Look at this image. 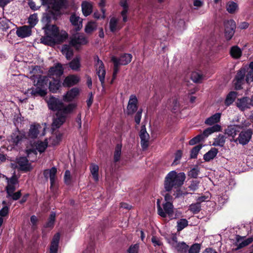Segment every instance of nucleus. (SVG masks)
I'll list each match as a JSON object with an SVG mask.
<instances>
[{
    "instance_id": "nucleus-1",
    "label": "nucleus",
    "mask_w": 253,
    "mask_h": 253,
    "mask_svg": "<svg viewBox=\"0 0 253 253\" xmlns=\"http://www.w3.org/2000/svg\"><path fill=\"white\" fill-rule=\"evenodd\" d=\"M185 178L186 176L184 172L177 173L174 170L170 171L165 178V191L169 192L175 188H180L183 184Z\"/></svg>"
},
{
    "instance_id": "nucleus-2",
    "label": "nucleus",
    "mask_w": 253,
    "mask_h": 253,
    "mask_svg": "<svg viewBox=\"0 0 253 253\" xmlns=\"http://www.w3.org/2000/svg\"><path fill=\"white\" fill-rule=\"evenodd\" d=\"M67 33H45V35L41 38V42L52 46L64 42L68 38Z\"/></svg>"
},
{
    "instance_id": "nucleus-3",
    "label": "nucleus",
    "mask_w": 253,
    "mask_h": 253,
    "mask_svg": "<svg viewBox=\"0 0 253 253\" xmlns=\"http://www.w3.org/2000/svg\"><path fill=\"white\" fill-rule=\"evenodd\" d=\"M75 103L69 104V107L65 110L56 112L53 119L52 127L53 129L59 128L66 121L69 114H71L76 108Z\"/></svg>"
},
{
    "instance_id": "nucleus-4",
    "label": "nucleus",
    "mask_w": 253,
    "mask_h": 253,
    "mask_svg": "<svg viewBox=\"0 0 253 253\" xmlns=\"http://www.w3.org/2000/svg\"><path fill=\"white\" fill-rule=\"evenodd\" d=\"M39 72L40 73H42V71L40 69V67L39 66H35L32 71H31V74H32V76H31V78L32 80H34V83L37 87H40L42 88H46L47 86L48 83V77L42 76L41 75H36L35 74L36 72Z\"/></svg>"
},
{
    "instance_id": "nucleus-5",
    "label": "nucleus",
    "mask_w": 253,
    "mask_h": 253,
    "mask_svg": "<svg viewBox=\"0 0 253 253\" xmlns=\"http://www.w3.org/2000/svg\"><path fill=\"white\" fill-rule=\"evenodd\" d=\"M161 206L160 200L157 201L158 213L162 217H166L168 215L169 217H172L173 215L174 207L171 202H165Z\"/></svg>"
},
{
    "instance_id": "nucleus-6",
    "label": "nucleus",
    "mask_w": 253,
    "mask_h": 253,
    "mask_svg": "<svg viewBox=\"0 0 253 253\" xmlns=\"http://www.w3.org/2000/svg\"><path fill=\"white\" fill-rule=\"evenodd\" d=\"M65 0H47L45 2L42 1V4L43 5H47L49 11H50L52 14L54 13L59 12L60 9L65 5Z\"/></svg>"
},
{
    "instance_id": "nucleus-7",
    "label": "nucleus",
    "mask_w": 253,
    "mask_h": 253,
    "mask_svg": "<svg viewBox=\"0 0 253 253\" xmlns=\"http://www.w3.org/2000/svg\"><path fill=\"white\" fill-rule=\"evenodd\" d=\"M48 107L50 110L58 111L65 110L69 107V104L65 105L62 101L54 97L49 98L47 101Z\"/></svg>"
},
{
    "instance_id": "nucleus-8",
    "label": "nucleus",
    "mask_w": 253,
    "mask_h": 253,
    "mask_svg": "<svg viewBox=\"0 0 253 253\" xmlns=\"http://www.w3.org/2000/svg\"><path fill=\"white\" fill-rule=\"evenodd\" d=\"M253 135V131L251 129H248L244 131H242L239 134V136L233 139H230L231 142L237 143L238 141L240 144L243 145H246L250 141Z\"/></svg>"
},
{
    "instance_id": "nucleus-9",
    "label": "nucleus",
    "mask_w": 253,
    "mask_h": 253,
    "mask_svg": "<svg viewBox=\"0 0 253 253\" xmlns=\"http://www.w3.org/2000/svg\"><path fill=\"white\" fill-rule=\"evenodd\" d=\"M169 243L179 253H186L188 250L189 246L184 242H178L176 237H173L169 240Z\"/></svg>"
},
{
    "instance_id": "nucleus-10",
    "label": "nucleus",
    "mask_w": 253,
    "mask_h": 253,
    "mask_svg": "<svg viewBox=\"0 0 253 253\" xmlns=\"http://www.w3.org/2000/svg\"><path fill=\"white\" fill-rule=\"evenodd\" d=\"M96 60V63L95 64L96 68V74H97L99 79L101 82V85L103 87H104L105 77L106 75V71L104 69V66L103 62L100 60L98 57L97 56L94 58Z\"/></svg>"
},
{
    "instance_id": "nucleus-11",
    "label": "nucleus",
    "mask_w": 253,
    "mask_h": 253,
    "mask_svg": "<svg viewBox=\"0 0 253 253\" xmlns=\"http://www.w3.org/2000/svg\"><path fill=\"white\" fill-rule=\"evenodd\" d=\"M64 69L60 63H57L54 66L49 68L48 75L49 78L52 79H59L63 74Z\"/></svg>"
},
{
    "instance_id": "nucleus-12",
    "label": "nucleus",
    "mask_w": 253,
    "mask_h": 253,
    "mask_svg": "<svg viewBox=\"0 0 253 253\" xmlns=\"http://www.w3.org/2000/svg\"><path fill=\"white\" fill-rule=\"evenodd\" d=\"M236 242L235 245L237 246L235 251H237L240 249L245 247L253 242V238L250 237L245 239V236H241L237 235L236 236Z\"/></svg>"
},
{
    "instance_id": "nucleus-13",
    "label": "nucleus",
    "mask_w": 253,
    "mask_h": 253,
    "mask_svg": "<svg viewBox=\"0 0 253 253\" xmlns=\"http://www.w3.org/2000/svg\"><path fill=\"white\" fill-rule=\"evenodd\" d=\"M137 103L138 100L136 96L133 94L131 95L129 97L126 109L127 115H132L137 111L138 108Z\"/></svg>"
},
{
    "instance_id": "nucleus-14",
    "label": "nucleus",
    "mask_w": 253,
    "mask_h": 253,
    "mask_svg": "<svg viewBox=\"0 0 253 253\" xmlns=\"http://www.w3.org/2000/svg\"><path fill=\"white\" fill-rule=\"evenodd\" d=\"M42 21L45 24V26L42 27L45 32H59L56 25L50 23V17L48 14H46L43 16Z\"/></svg>"
},
{
    "instance_id": "nucleus-15",
    "label": "nucleus",
    "mask_w": 253,
    "mask_h": 253,
    "mask_svg": "<svg viewBox=\"0 0 253 253\" xmlns=\"http://www.w3.org/2000/svg\"><path fill=\"white\" fill-rule=\"evenodd\" d=\"M86 38L80 33H76L71 38L70 44L73 46L77 47L78 45L84 44L86 43Z\"/></svg>"
},
{
    "instance_id": "nucleus-16",
    "label": "nucleus",
    "mask_w": 253,
    "mask_h": 253,
    "mask_svg": "<svg viewBox=\"0 0 253 253\" xmlns=\"http://www.w3.org/2000/svg\"><path fill=\"white\" fill-rule=\"evenodd\" d=\"M246 75V70L244 68L241 69L237 73L235 77V85L236 89L242 88V85L244 83Z\"/></svg>"
},
{
    "instance_id": "nucleus-17",
    "label": "nucleus",
    "mask_w": 253,
    "mask_h": 253,
    "mask_svg": "<svg viewBox=\"0 0 253 253\" xmlns=\"http://www.w3.org/2000/svg\"><path fill=\"white\" fill-rule=\"evenodd\" d=\"M139 136L141 139V145L143 149H146L148 146L149 135L147 132L145 126L141 127Z\"/></svg>"
},
{
    "instance_id": "nucleus-18",
    "label": "nucleus",
    "mask_w": 253,
    "mask_h": 253,
    "mask_svg": "<svg viewBox=\"0 0 253 253\" xmlns=\"http://www.w3.org/2000/svg\"><path fill=\"white\" fill-rule=\"evenodd\" d=\"M25 138H26L25 132L16 129L11 135V141L17 145Z\"/></svg>"
},
{
    "instance_id": "nucleus-19",
    "label": "nucleus",
    "mask_w": 253,
    "mask_h": 253,
    "mask_svg": "<svg viewBox=\"0 0 253 253\" xmlns=\"http://www.w3.org/2000/svg\"><path fill=\"white\" fill-rule=\"evenodd\" d=\"M28 22L30 26H23L18 29L16 32H31V28L37 23L38 19L36 15H32L30 16Z\"/></svg>"
},
{
    "instance_id": "nucleus-20",
    "label": "nucleus",
    "mask_w": 253,
    "mask_h": 253,
    "mask_svg": "<svg viewBox=\"0 0 253 253\" xmlns=\"http://www.w3.org/2000/svg\"><path fill=\"white\" fill-rule=\"evenodd\" d=\"M56 172L57 169L55 167H52L49 169H45L43 172L44 177L46 179H47L48 177L50 178L51 187H53L55 184Z\"/></svg>"
},
{
    "instance_id": "nucleus-21",
    "label": "nucleus",
    "mask_w": 253,
    "mask_h": 253,
    "mask_svg": "<svg viewBox=\"0 0 253 253\" xmlns=\"http://www.w3.org/2000/svg\"><path fill=\"white\" fill-rule=\"evenodd\" d=\"M70 21L76 31H80L83 27V20L76 14H72L70 18Z\"/></svg>"
},
{
    "instance_id": "nucleus-22",
    "label": "nucleus",
    "mask_w": 253,
    "mask_h": 253,
    "mask_svg": "<svg viewBox=\"0 0 253 253\" xmlns=\"http://www.w3.org/2000/svg\"><path fill=\"white\" fill-rule=\"evenodd\" d=\"M79 81V77L77 75H71L65 78L63 84L64 86L70 87L77 84Z\"/></svg>"
},
{
    "instance_id": "nucleus-23",
    "label": "nucleus",
    "mask_w": 253,
    "mask_h": 253,
    "mask_svg": "<svg viewBox=\"0 0 253 253\" xmlns=\"http://www.w3.org/2000/svg\"><path fill=\"white\" fill-rule=\"evenodd\" d=\"M250 98L247 97H243L238 99L236 102L237 106L243 111L246 109L251 107V104L249 103Z\"/></svg>"
},
{
    "instance_id": "nucleus-24",
    "label": "nucleus",
    "mask_w": 253,
    "mask_h": 253,
    "mask_svg": "<svg viewBox=\"0 0 253 253\" xmlns=\"http://www.w3.org/2000/svg\"><path fill=\"white\" fill-rule=\"evenodd\" d=\"M240 128L237 125L230 126L225 129V134L228 137H231L230 139H235V137L239 131Z\"/></svg>"
},
{
    "instance_id": "nucleus-25",
    "label": "nucleus",
    "mask_w": 253,
    "mask_h": 253,
    "mask_svg": "<svg viewBox=\"0 0 253 253\" xmlns=\"http://www.w3.org/2000/svg\"><path fill=\"white\" fill-rule=\"evenodd\" d=\"M41 128L39 124L31 125L28 133V137L32 139L36 138L39 134V129Z\"/></svg>"
},
{
    "instance_id": "nucleus-26",
    "label": "nucleus",
    "mask_w": 253,
    "mask_h": 253,
    "mask_svg": "<svg viewBox=\"0 0 253 253\" xmlns=\"http://www.w3.org/2000/svg\"><path fill=\"white\" fill-rule=\"evenodd\" d=\"M221 128V126L216 124L205 129L203 132L201 133V135H202L204 139H205V138L212 133L220 131Z\"/></svg>"
},
{
    "instance_id": "nucleus-27",
    "label": "nucleus",
    "mask_w": 253,
    "mask_h": 253,
    "mask_svg": "<svg viewBox=\"0 0 253 253\" xmlns=\"http://www.w3.org/2000/svg\"><path fill=\"white\" fill-rule=\"evenodd\" d=\"M82 9L83 14L85 16L90 15L92 11V3L88 1H84L82 3Z\"/></svg>"
},
{
    "instance_id": "nucleus-28",
    "label": "nucleus",
    "mask_w": 253,
    "mask_h": 253,
    "mask_svg": "<svg viewBox=\"0 0 253 253\" xmlns=\"http://www.w3.org/2000/svg\"><path fill=\"white\" fill-rule=\"evenodd\" d=\"M60 86V79H52V80L49 82V89L53 93L57 92Z\"/></svg>"
},
{
    "instance_id": "nucleus-29",
    "label": "nucleus",
    "mask_w": 253,
    "mask_h": 253,
    "mask_svg": "<svg viewBox=\"0 0 253 253\" xmlns=\"http://www.w3.org/2000/svg\"><path fill=\"white\" fill-rule=\"evenodd\" d=\"M17 164L21 170L24 171H28L29 170L30 165L27 158H19L17 160Z\"/></svg>"
},
{
    "instance_id": "nucleus-30",
    "label": "nucleus",
    "mask_w": 253,
    "mask_h": 253,
    "mask_svg": "<svg viewBox=\"0 0 253 253\" xmlns=\"http://www.w3.org/2000/svg\"><path fill=\"white\" fill-rule=\"evenodd\" d=\"M89 170L95 182L99 181V167L95 164H91L89 166Z\"/></svg>"
},
{
    "instance_id": "nucleus-31",
    "label": "nucleus",
    "mask_w": 253,
    "mask_h": 253,
    "mask_svg": "<svg viewBox=\"0 0 253 253\" xmlns=\"http://www.w3.org/2000/svg\"><path fill=\"white\" fill-rule=\"evenodd\" d=\"M221 113H216L213 115L212 116H211L210 117L207 118L205 123L208 125H212L215 123H218L219 122L220 118H221Z\"/></svg>"
},
{
    "instance_id": "nucleus-32",
    "label": "nucleus",
    "mask_w": 253,
    "mask_h": 253,
    "mask_svg": "<svg viewBox=\"0 0 253 253\" xmlns=\"http://www.w3.org/2000/svg\"><path fill=\"white\" fill-rule=\"evenodd\" d=\"M79 91L77 88H73L64 96V99L67 101H72L79 94Z\"/></svg>"
},
{
    "instance_id": "nucleus-33",
    "label": "nucleus",
    "mask_w": 253,
    "mask_h": 253,
    "mask_svg": "<svg viewBox=\"0 0 253 253\" xmlns=\"http://www.w3.org/2000/svg\"><path fill=\"white\" fill-rule=\"evenodd\" d=\"M218 153L217 149L211 148L210 151L204 155V159L206 162H209L214 159Z\"/></svg>"
},
{
    "instance_id": "nucleus-34",
    "label": "nucleus",
    "mask_w": 253,
    "mask_h": 253,
    "mask_svg": "<svg viewBox=\"0 0 253 253\" xmlns=\"http://www.w3.org/2000/svg\"><path fill=\"white\" fill-rule=\"evenodd\" d=\"M109 27L111 32L120 30L121 26L120 25L118 19L115 17H113L110 19L109 22Z\"/></svg>"
},
{
    "instance_id": "nucleus-35",
    "label": "nucleus",
    "mask_w": 253,
    "mask_h": 253,
    "mask_svg": "<svg viewBox=\"0 0 253 253\" xmlns=\"http://www.w3.org/2000/svg\"><path fill=\"white\" fill-rule=\"evenodd\" d=\"M224 26L225 32L234 31L236 28V23L232 19L225 21L224 22Z\"/></svg>"
},
{
    "instance_id": "nucleus-36",
    "label": "nucleus",
    "mask_w": 253,
    "mask_h": 253,
    "mask_svg": "<svg viewBox=\"0 0 253 253\" xmlns=\"http://www.w3.org/2000/svg\"><path fill=\"white\" fill-rule=\"evenodd\" d=\"M226 137L224 135L219 134L216 137L214 138L212 145L214 146L223 147L225 142Z\"/></svg>"
},
{
    "instance_id": "nucleus-37",
    "label": "nucleus",
    "mask_w": 253,
    "mask_h": 253,
    "mask_svg": "<svg viewBox=\"0 0 253 253\" xmlns=\"http://www.w3.org/2000/svg\"><path fill=\"white\" fill-rule=\"evenodd\" d=\"M62 52L68 60H70L73 55V49L69 45H63L62 48Z\"/></svg>"
},
{
    "instance_id": "nucleus-38",
    "label": "nucleus",
    "mask_w": 253,
    "mask_h": 253,
    "mask_svg": "<svg viewBox=\"0 0 253 253\" xmlns=\"http://www.w3.org/2000/svg\"><path fill=\"white\" fill-rule=\"evenodd\" d=\"M132 55L130 54L125 53L122 55L119 58V63L121 65H126L130 62L132 59Z\"/></svg>"
},
{
    "instance_id": "nucleus-39",
    "label": "nucleus",
    "mask_w": 253,
    "mask_h": 253,
    "mask_svg": "<svg viewBox=\"0 0 253 253\" xmlns=\"http://www.w3.org/2000/svg\"><path fill=\"white\" fill-rule=\"evenodd\" d=\"M237 93L235 91H231L227 95L224 101L226 106H228L233 103L237 97Z\"/></svg>"
},
{
    "instance_id": "nucleus-40",
    "label": "nucleus",
    "mask_w": 253,
    "mask_h": 253,
    "mask_svg": "<svg viewBox=\"0 0 253 253\" xmlns=\"http://www.w3.org/2000/svg\"><path fill=\"white\" fill-rule=\"evenodd\" d=\"M69 67L74 71H79L81 67L80 58L76 57L69 63Z\"/></svg>"
},
{
    "instance_id": "nucleus-41",
    "label": "nucleus",
    "mask_w": 253,
    "mask_h": 253,
    "mask_svg": "<svg viewBox=\"0 0 253 253\" xmlns=\"http://www.w3.org/2000/svg\"><path fill=\"white\" fill-rule=\"evenodd\" d=\"M226 10L231 14L236 12L238 10V5L237 3L233 1H229L226 4Z\"/></svg>"
},
{
    "instance_id": "nucleus-42",
    "label": "nucleus",
    "mask_w": 253,
    "mask_h": 253,
    "mask_svg": "<svg viewBox=\"0 0 253 253\" xmlns=\"http://www.w3.org/2000/svg\"><path fill=\"white\" fill-rule=\"evenodd\" d=\"M111 61L114 63V70H113V80H115L116 78L117 74H118L119 68V65H121L119 63V60L118 58L113 56L111 58Z\"/></svg>"
},
{
    "instance_id": "nucleus-43",
    "label": "nucleus",
    "mask_w": 253,
    "mask_h": 253,
    "mask_svg": "<svg viewBox=\"0 0 253 253\" xmlns=\"http://www.w3.org/2000/svg\"><path fill=\"white\" fill-rule=\"evenodd\" d=\"M230 54L234 58L238 59L241 56L242 51L238 46H233L231 48Z\"/></svg>"
},
{
    "instance_id": "nucleus-44",
    "label": "nucleus",
    "mask_w": 253,
    "mask_h": 253,
    "mask_svg": "<svg viewBox=\"0 0 253 253\" xmlns=\"http://www.w3.org/2000/svg\"><path fill=\"white\" fill-rule=\"evenodd\" d=\"M122 147V145L121 144H118L115 147L114 154V161L115 162H118L120 160Z\"/></svg>"
},
{
    "instance_id": "nucleus-45",
    "label": "nucleus",
    "mask_w": 253,
    "mask_h": 253,
    "mask_svg": "<svg viewBox=\"0 0 253 253\" xmlns=\"http://www.w3.org/2000/svg\"><path fill=\"white\" fill-rule=\"evenodd\" d=\"M47 144L46 140L43 142L38 141L36 143V148L40 152H43L47 147Z\"/></svg>"
},
{
    "instance_id": "nucleus-46",
    "label": "nucleus",
    "mask_w": 253,
    "mask_h": 253,
    "mask_svg": "<svg viewBox=\"0 0 253 253\" xmlns=\"http://www.w3.org/2000/svg\"><path fill=\"white\" fill-rule=\"evenodd\" d=\"M188 226V221L185 218H182L177 222V230L180 231Z\"/></svg>"
},
{
    "instance_id": "nucleus-47",
    "label": "nucleus",
    "mask_w": 253,
    "mask_h": 253,
    "mask_svg": "<svg viewBox=\"0 0 253 253\" xmlns=\"http://www.w3.org/2000/svg\"><path fill=\"white\" fill-rule=\"evenodd\" d=\"M31 93L35 95H39L41 96H43L46 94V90L45 88L37 87L36 89H33Z\"/></svg>"
},
{
    "instance_id": "nucleus-48",
    "label": "nucleus",
    "mask_w": 253,
    "mask_h": 253,
    "mask_svg": "<svg viewBox=\"0 0 253 253\" xmlns=\"http://www.w3.org/2000/svg\"><path fill=\"white\" fill-rule=\"evenodd\" d=\"M55 220V213L52 212L50 214L48 221L44 225L45 228H52L54 224Z\"/></svg>"
},
{
    "instance_id": "nucleus-49",
    "label": "nucleus",
    "mask_w": 253,
    "mask_h": 253,
    "mask_svg": "<svg viewBox=\"0 0 253 253\" xmlns=\"http://www.w3.org/2000/svg\"><path fill=\"white\" fill-rule=\"evenodd\" d=\"M201 209V204L199 202H197L194 204H192L190 205L189 210H190L193 213H198Z\"/></svg>"
},
{
    "instance_id": "nucleus-50",
    "label": "nucleus",
    "mask_w": 253,
    "mask_h": 253,
    "mask_svg": "<svg viewBox=\"0 0 253 253\" xmlns=\"http://www.w3.org/2000/svg\"><path fill=\"white\" fill-rule=\"evenodd\" d=\"M191 79L194 83H200L203 79V76L199 72H193L191 75Z\"/></svg>"
},
{
    "instance_id": "nucleus-51",
    "label": "nucleus",
    "mask_w": 253,
    "mask_h": 253,
    "mask_svg": "<svg viewBox=\"0 0 253 253\" xmlns=\"http://www.w3.org/2000/svg\"><path fill=\"white\" fill-rule=\"evenodd\" d=\"M250 71L246 75V81L250 83L253 81V61L250 64Z\"/></svg>"
},
{
    "instance_id": "nucleus-52",
    "label": "nucleus",
    "mask_w": 253,
    "mask_h": 253,
    "mask_svg": "<svg viewBox=\"0 0 253 253\" xmlns=\"http://www.w3.org/2000/svg\"><path fill=\"white\" fill-rule=\"evenodd\" d=\"M202 146L201 145H198L194 147L191 151L190 158L192 159H195L197 157V155L201 149Z\"/></svg>"
},
{
    "instance_id": "nucleus-53",
    "label": "nucleus",
    "mask_w": 253,
    "mask_h": 253,
    "mask_svg": "<svg viewBox=\"0 0 253 253\" xmlns=\"http://www.w3.org/2000/svg\"><path fill=\"white\" fill-rule=\"evenodd\" d=\"M97 27V24L95 22H89L86 25L85 27V32H92L96 30Z\"/></svg>"
},
{
    "instance_id": "nucleus-54",
    "label": "nucleus",
    "mask_w": 253,
    "mask_h": 253,
    "mask_svg": "<svg viewBox=\"0 0 253 253\" xmlns=\"http://www.w3.org/2000/svg\"><path fill=\"white\" fill-rule=\"evenodd\" d=\"M201 245L195 243L192 245L188 251L189 253H199Z\"/></svg>"
},
{
    "instance_id": "nucleus-55",
    "label": "nucleus",
    "mask_w": 253,
    "mask_h": 253,
    "mask_svg": "<svg viewBox=\"0 0 253 253\" xmlns=\"http://www.w3.org/2000/svg\"><path fill=\"white\" fill-rule=\"evenodd\" d=\"M21 196V190L16 192H13L11 194H8L6 195V198H11L13 200L16 201L18 200Z\"/></svg>"
},
{
    "instance_id": "nucleus-56",
    "label": "nucleus",
    "mask_w": 253,
    "mask_h": 253,
    "mask_svg": "<svg viewBox=\"0 0 253 253\" xmlns=\"http://www.w3.org/2000/svg\"><path fill=\"white\" fill-rule=\"evenodd\" d=\"M204 138L203 137L202 135L201 134H200L199 135H197L196 136L194 137L192 139H191L189 141V144L190 145H194L196 144L197 143L200 142V141L204 140Z\"/></svg>"
},
{
    "instance_id": "nucleus-57",
    "label": "nucleus",
    "mask_w": 253,
    "mask_h": 253,
    "mask_svg": "<svg viewBox=\"0 0 253 253\" xmlns=\"http://www.w3.org/2000/svg\"><path fill=\"white\" fill-rule=\"evenodd\" d=\"M60 239V234L57 233L54 235L51 242V247L58 248L59 241Z\"/></svg>"
},
{
    "instance_id": "nucleus-58",
    "label": "nucleus",
    "mask_w": 253,
    "mask_h": 253,
    "mask_svg": "<svg viewBox=\"0 0 253 253\" xmlns=\"http://www.w3.org/2000/svg\"><path fill=\"white\" fill-rule=\"evenodd\" d=\"M171 104L169 105L170 109L174 111L177 109L179 107V102L177 99L174 98L169 100Z\"/></svg>"
},
{
    "instance_id": "nucleus-59",
    "label": "nucleus",
    "mask_w": 253,
    "mask_h": 253,
    "mask_svg": "<svg viewBox=\"0 0 253 253\" xmlns=\"http://www.w3.org/2000/svg\"><path fill=\"white\" fill-rule=\"evenodd\" d=\"M9 24H11V23H9L5 20L0 21V31L7 30L9 28Z\"/></svg>"
},
{
    "instance_id": "nucleus-60",
    "label": "nucleus",
    "mask_w": 253,
    "mask_h": 253,
    "mask_svg": "<svg viewBox=\"0 0 253 253\" xmlns=\"http://www.w3.org/2000/svg\"><path fill=\"white\" fill-rule=\"evenodd\" d=\"M9 205L3 206L2 208L0 210V217L2 218V217L8 215L9 211Z\"/></svg>"
},
{
    "instance_id": "nucleus-61",
    "label": "nucleus",
    "mask_w": 253,
    "mask_h": 253,
    "mask_svg": "<svg viewBox=\"0 0 253 253\" xmlns=\"http://www.w3.org/2000/svg\"><path fill=\"white\" fill-rule=\"evenodd\" d=\"M139 246L138 244L131 245L127 250L128 253H137Z\"/></svg>"
},
{
    "instance_id": "nucleus-62",
    "label": "nucleus",
    "mask_w": 253,
    "mask_h": 253,
    "mask_svg": "<svg viewBox=\"0 0 253 253\" xmlns=\"http://www.w3.org/2000/svg\"><path fill=\"white\" fill-rule=\"evenodd\" d=\"M199 173V168L197 167L193 168L189 172L188 175L192 178H197Z\"/></svg>"
},
{
    "instance_id": "nucleus-63",
    "label": "nucleus",
    "mask_w": 253,
    "mask_h": 253,
    "mask_svg": "<svg viewBox=\"0 0 253 253\" xmlns=\"http://www.w3.org/2000/svg\"><path fill=\"white\" fill-rule=\"evenodd\" d=\"M142 113V109H140L136 112L135 117H134V121L137 125H139L140 123L141 116Z\"/></svg>"
},
{
    "instance_id": "nucleus-64",
    "label": "nucleus",
    "mask_w": 253,
    "mask_h": 253,
    "mask_svg": "<svg viewBox=\"0 0 253 253\" xmlns=\"http://www.w3.org/2000/svg\"><path fill=\"white\" fill-rule=\"evenodd\" d=\"M182 151L181 150H178L176 151L175 154L174 160L172 163L173 165H177L179 163V161L180 160L182 157Z\"/></svg>"
}]
</instances>
